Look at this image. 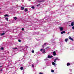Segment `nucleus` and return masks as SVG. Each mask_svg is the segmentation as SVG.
Wrapping results in <instances>:
<instances>
[{
  "mask_svg": "<svg viewBox=\"0 0 74 74\" xmlns=\"http://www.w3.org/2000/svg\"><path fill=\"white\" fill-rule=\"evenodd\" d=\"M28 11V10L27 9H25V12H26L27 11Z\"/></svg>",
  "mask_w": 74,
  "mask_h": 74,
  "instance_id": "obj_10",
  "label": "nucleus"
},
{
  "mask_svg": "<svg viewBox=\"0 0 74 74\" xmlns=\"http://www.w3.org/2000/svg\"><path fill=\"white\" fill-rule=\"evenodd\" d=\"M45 51V49H43V51Z\"/></svg>",
  "mask_w": 74,
  "mask_h": 74,
  "instance_id": "obj_36",
  "label": "nucleus"
},
{
  "mask_svg": "<svg viewBox=\"0 0 74 74\" xmlns=\"http://www.w3.org/2000/svg\"><path fill=\"white\" fill-rule=\"evenodd\" d=\"M70 65V64L69 63H68L67 64V66H69Z\"/></svg>",
  "mask_w": 74,
  "mask_h": 74,
  "instance_id": "obj_8",
  "label": "nucleus"
},
{
  "mask_svg": "<svg viewBox=\"0 0 74 74\" xmlns=\"http://www.w3.org/2000/svg\"><path fill=\"white\" fill-rule=\"evenodd\" d=\"M4 16H5V17L6 16H8V15H4Z\"/></svg>",
  "mask_w": 74,
  "mask_h": 74,
  "instance_id": "obj_18",
  "label": "nucleus"
},
{
  "mask_svg": "<svg viewBox=\"0 0 74 74\" xmlns=\"http://www.w3.org/2000/svg\"><path fill=\"white\" fill-rule=\"evenodd\" d=\"M42 53H45V51H44L42 52Z\"/></svg>",
  "mask_w": 74,
  "mask_h": 74,
  "instance_id": "obj_34",
  "label": "nucleus"
},
{
  "mask_svg": "<svg viewBox=\"0 0 74 74\" xmlns=\"http://www.w3.org/2000/svg\"><path fill=\"white\" fill-rule=\"evenodd\" d=\"M49 47H47V48H45L46 49H47L48 48H49Z\"/></svg>",
  "mask_w": 74,
  "mask_h": 74,
  "instance_id": "obj_23",
  "label": "nucleus"
},
{
  "mask_svg": "<svg viewBox=\"0 0 74 74\" xmlns=\"http://www.w3.org/2000/svg\"><path fill=\"white\" fill-rule=\"evenodd\" d=\"M69 33H69V32H68L67 33V34H69Z\"/></svg>",
  "mask_w": 74,
  "mask_h": 74,
  "instance_id": "obj_37",
  "label": "nucleus"
},
{
  "mask_svg": "<svg viewBox=\"0 0 74 74\" xmlns=\"http://www.w3.org/2000/svg\"><path fill=\"white\" fill-rule=\"evenodd\" d=\"M44 46H42V47H43V48H44Z\"/></svg>",
  "mask_w": 74,
  "mask_h": 74,
  "instance_id": "obj_40",
  "label": "nucleus"
},
{
  "mask_svg": "<svg viewBox=\"0 0 74 74\" xmlns=\"http://www.w3.org/2000/svg\"><path fill=\"white\" fill-rule=\"evenodd\" d=\"M56 60H58V57H57V58H56Z\"/></svg>",
  "mask_w": 74,
  "mask_h": 74,
  "instance_id": "obj_26",
  "label": "nucleus"
},
{
  "mask_svg": "<svg viewBox=\"0 0 74 74\" xmlns=\"http://www.w3.org/2000/svg\"><path fill=\"white\" fill-rule=\"evenodd\" d=\"M32 53H34V50H32Z\"/></svg>",
  "mask_w": 74,
  "mask_h": 74,
  "instance_id": "obj_27",
  "label": "nucleus"
},
{
  "mask_svg": "<svg viewBox=\"0 0 74 74\" xmlns=\"http://www.w3.org/2000/svg\"><path fill=\"white\" fill-rule=\"evenodd\" d=\"M24 8H25L24 7H21V10H24Z\"/></svg>",
  "mask_w": 74,
  "mask_h": 74,
  "instance_id": "obj_7",
  "label": "nucleus"
},
{
  "mask_svg": "<svg viewBox=\"0 0 74 74\" xmlns=\"http://www.w3.org/2000/svg\"><path fill=\"white\" fill-rule=\"evenodd\" d=\"M1 68L0 67V69H1Z\"/></svg>",
  "mask_w": 74,
  "mask_h": 74,
  "instance_id": "obj_42",
  "label": "nucleus"
},
{
  "mask_svg": "<svg viewBox=\"0 0 74 74\" xmlns=\"http://www.w3.org/2000/svg\"><path fill=\"white\" fill-rule=\"evenodd\" d=\"M55 60L54 61V62H56V59H54Z\"/></svg>",
  "mask_w": 74,
  "mask_h": 74,
  "instance_id": "obj_28",
  "label": "nucleus"
},
{
  "mask_svg": "<svg viewBox=\"0 0 74 74\" xmlns=\"http://www.w3.org/2000/svg\"><path fill=\"white\" fill-rule=\"evenodd\" d=\"M69 38L72 41H74V39L71 37V36H69Z\"/></svg>",
  "mask_w": 74,
  "mask_h": 74,
  "instance_id": "obj_3",
  "label": "nucleus"
},
{
  "mask_svg": "<svg viewBox=\"0 0 74 74\" xmlns=\"http://www.w3.org/2000/svg\"><path fill=\"white\" fill-rule=\"evenodd\" d=\"M43 1H38V2L39 3H41L42 2H43Z\"/></svg>",
  "mask_w": 74,
  "mask_h": 74,
  "instance_id": "obj_12",
  "label": "nucleus"
},
{
  "mask_svg": "<svg viewBox=\"0 0 74 74\" xmlns=\"http://www.w3.org/2000/svg\"><path fill=\"white\" fill-rule=\"evenodd\" d=\"M34 64H32V67H34Z\"/></svg>",
  "mask_w": 74,
  "mask_h": 74,
  "instance_id": "obj_21",
  "label": "nucleus"
},
{
  "mask_svg": "<svg viewBox=\"0 0 74 74\" xmlns=\"http://www.w3.org/2000/svg\"><path fill=\"white\" fill-rule=\"evenodd\" d=\"M0 71H3V69L1 70Z\"/></svg>",
  "mask_w": 74,
  "mask_h": 74,
  "instance_id": "obj_32",
  "label": "nucleus"
},
{
  "mask_svg": "<svg viewBox=\"0 0 74 74\" xmlns=\"http://www.w3.org/2000/svg\"><path fill=\"white\" fill-rule=\"evenodd\" d=\"M20 70H23V67H21L20 68Z\"/></svg>",
  "mask_w": 74,
  "mask_h": 74,
  "instance_id": "obj_15",
  "label": "nucleus"
},
{
  "mask_svg": "<svg viewBox=\"0 0 74 74\" xmlns=\"http://www.w3.org/2000/svg\"><path fill=\"white\" fill-rule=\"evenodd\" d=\"M52 64L53 65H55V63L54 62H53L52 63Z\"/></svg>",
  "mask_w": 74,
  "mask_h": 74,
  "instance_id": "obj_11",
  "label": "nucleus"
},
{
  "mask_svg": "<svg viewBox=\"0 0 74 74\" xmlns=\"http://www.w3.org/2000/svg\"><path fill=\"white\" fill-rule=\"evenodd\" d=\"M53 56H56V52L55 51H54L53 52Z\"/></svg>",
  "mask_w": 74,
  "mask_h": 74,
  "instance_id": "obj_2",
  "label": "nucleus"
},
{
  "mask_svg": "<svg viewBox=\"0 0 74 74\" xmlns=\"http://www.w3.org/2000/svg\"><path fill=\"white\" fill-rule=\"evenodd\" d=\"M43 49H41L40 50V51H42Z\"/></svg>",
  "mask_w": 74,
  "mask_h": 74,
  "instance_id": "obj_29",
  "label": "nucleus"
},
{
  "mask_svg": "<svg viewBox=\"0 0 74 74\" xmlns=\"http://www.w3.org/2000/svg\"><path fill=\"white\" fill-rule=\"evenodd\" d=\"M2 67V66H0V67Z\"/></svg>",
  "mask_w": 74,
  "mask_h": 74,
  "instance_id": "obj_38",
  "label": "nucleus"
},
{
  "mask_svg": "<svg viewBox=\"0 0 74 74\" xmlns=\"http://www.w3.org/2000/svg\"><path fill=\"white\" fill-rule=\"evenodd\" d=\"M15 49H18V48H17V47H16V48H15Z\"/></svg>",
  "mask_w": 74,
  "mask_h": 74,
  "instance_id": "obj_33",
  "label": "nucleus"
},
{
  "mask_svg": "<svg viewBox=\"0 0 74 74\" xmlns=\"http://www.w3.org/2000/svg\"><path fill=\"white\" fill-rule=\"evenodd\" d=\"M5 19H6V20H7V21H8V18H5Z\"/></svg>",
  "mask_w": 74,
  "mask_h": 74,
  "instance_id": "obj_19",
  "label": "nucleus"
},
{
  "mask_svg": "<svg viewBox=\"0 0 74 74\" xmlns=\"http://www.w3.org/2000/svg\"><path fill=\"white\" fill-rule=\"evenodd\" d=\"M69 26H70L71 25H69Z\"/></svg>",
  "mask_w": 74,
  "mask_h": 74,
  "instance_id": "obj_39",
  "label": "nucleus"
},
{
  "mask_svg": "<svg viewBox=\"0 0 74 74\" xmlns=\"http://www.w3.org/2000/svg\"><path fill=\"white\" fill-rule=\"evenodd\" d=\"M60 29L61 31H62L63 29V27H60Z\"/></svg>",
  "mask_w": 74,
  "mask_h": 74,
  "instance_id": "obj_4",
  "label": "nucleus"
},
{
  "mask_svg": "<svg viewBox=\"0 0 74 74\" xmlns=\"http://www.w3.org/2000/svg\"><path fill=\"white\" fill-rule=\"evenodd\" d=\"M72 29H74V26H73L72 27Z\"/></svg>",
  "mask_w": 74,
  "mask_h": 74,
  "instance_id": "obj_31",
  "label": "nucleus"
},
{
  "mask_svg": "<svg viewBox=\"0 0 74 74\" xmlns=\"http://www.w3.org/2000/svg\"><path fill=\"white\" fill-rule=\"evenodd\" d=\"M47 44V43H45L44 45H46Z\"/></svg>",
  "mask_w": 74,
  "mask_h": 74,
  "instance_id": "obj_35",
  "label": "nucleus"
},
{
  "mask_svg": "<svg viewBox=\"0 0 74 74\" xmlns=\"http://www.w3.org/2000/svg\"><path fill=\"white\" fill-rule=\"evenodd\" d=\"M63 33H66V32L65 31H62L61 32V34H63Z\"/></svg>",
  "mask_w": 74,
  "mask_h": 74,
  "instance_id": "obj_6",
  "label": "nucleus"
},
{
  "mask_svg": "<svg viewBox=\"0 0 74 74\" xmlns=\"http://www.w3.org/2000/svg\"><path fill=\"white\" fill-rule=\"evenodd\" d=\"M14 49H15V48H13Z\"/></svg>",
  "mask_w": 74,
  "mask_h": 74,
  "instance_id": "obj_41",
  "label": "nucleus"
},
{
  "mask_svg": "<svg viewBox=\"0 0 74 74\" xmlns=\"http://www.w3.org/2000/svg\"><path fill=\"white\" fill-rule=\"evenodd\" d=\"M0 49H1V50H4V48H3V47H1V48Z\"/></svg>",
  "mask_w": 74,
  "mask_h": 74,
  "instance_id": "obj_13",
  "label": "nucleus"
},
{
  "mask_svg": "<svg viewBox=\"0 0 74 74\" xmlns=\"http://www.w3.org/2000/svg\"><path fill=\"white\" fill-rule=\"evenodd\" d=\"M74 25V22H72L71 23V26H73Z\"/></svg>",
  "mask_w": 74,
  "mask_h": 74,
  "instance_id": "obj_5",
  "label": "nucleus"
},
{
  "mask_svg": "<svg viewBox=\"0 0 74 74\" xmlns=\"http://www.w3.org/2000/svg\"><path fill=\"white\" fill-rule=\"evenodd\" d=\"M39 5H40V4H39L38 5H36L37 7H38V6H39Z\"/></svg>",
  "mask_w": 74,
  "mask_h": 74,
  "instance_id": "obj_24",
  "label": "nucleus"
},
{
  "mask_svg": "<svg viewBox=\"0 0 74 74\" xmlns=\"http://www.w3.org/2000/svg\"><path fill=\"white\" fill-rule=\"evenodd\" d=\"M5 34V33H3L1 34V36H3V35H4Z\"/></svg>",
  "mask_w": 74,
  "mask_h": 74,
  "instance_id": "obj_9",
  "label": "nucleus"
},
{
  "mask_svg": "<svg viewBox=\"0 0 74 74\" xmlns=\"http://www.w3.org/2000/svg\"><path fill=\"white\" fill-rule=\"evenodd\" d=\"M31 8H32V9H34V8H35L34 7V6H32V7Z\"/></svg>",
  "mask_w": 74,
  "mask_h": 74,
  "instance_id": "obj_14",
  "label": "nucleus"
},
{
  "mask_svg": "<svg viewBox=\"0 0 74 74\" xmlns=\"http://www.w3.org/2000/svg\"><path fill=\"white\" fill-rule=\"evenodd\" d=\"M51 72H52V73H54V70H51Z\"/></svg>",
  "mask_w": 74,
  "mask_h": 74,
  "instance_id": "obj_20",
  "label": "nucleus"
},
{
  "mask_svg": "<svg viewBox=\"0 0 74 74\" xmlns=\"http://www.w3.org/2000/svg\"><path fill=\"white\" fill-rule=\"evenodd\" d=\"M43 73H41V72H40L39 73V74H43Z\"/></svg>",
  "mask_w": 74,
  "mask_h": 74,
  "instance_id": "obj_30",
  "label": "nucleus"
},
{
  "mask_svg": "<svg viewBox=\"0 0 74 74\" xmlns=\"http://www.w3.org/2000/svg\"><path fill=\"white\" fill-rule=\"evenodd\" d=\"M18 42H21V40H18Z\"/></svg>",
  "mask_w": 74,
  "mask_h": 74,
  "instance_id": "obj_22",
  "label": "nucleus"
},
{
  "mask_svg": "<svg viewBox=\"0 0 74 74\" xmlns=\"http://www.w3.org/2000/svg\"><path fill=\"white\" fill-rule=\"evenodd\" d=\"M68 41V39H66L65 40V41H66V42H67V41Z\"/></svg>",
  "mask_w": 74,
  "mask_h": 74,
  "instance_id": "obj_16",
  "label": "nucleus"
},
{
  "mask_svg": "<svg viewBox=\"0 0 74 74\" xmlns=\"http://www.w3.org/2000/svg\"><path fill=\"white\" fill-rule=\"evenodd\" d=\"M47 58L49 59H51V58H53V56H50L49 55H48L47 57Z\"/></svg>",
  "mask_w": 74,
  "mask_h": 74,
  "instance_id": "obj_1",
  "label": "nucleus"
},
{
  "mask_svg": "<svg viewBox=\"0 0 74 74\" xmlns=\"http://www.w3.org/2000/svg\"><path fill=\"white\" fill-rule=\"evenodd\" d=\"M21 29L22 30H23V31L24 30H25V29L22 28Z\"/></svg>",
  "mask_w": 74,
  "mask_h": 74,
  "instance_id": "obj_25",
  "label": "nucleus"
},
{
  "mask_svg": "<svg viewBox=\"0 0 74 74\" xmlns=\"http://www.w3.org/2000/svg\"><path fill=\"white\" fill-rule=\"evenodd\" d=\"M14 19H15V20L17 19V17H14Z\"/></svg>",
  "mask_w": 74,
  "mask_h": 74,
  "instance_id": "obj_17",
  "label": "nucleus"
}]
</instances>
